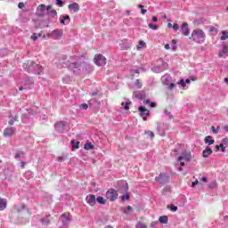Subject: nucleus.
<instances>
[{
	"instance_id": "f257e3e1",
	"label": "nucleus",
	"mask_w": 228,
	"mask_h": 228,
	"mask_svg": "<svg viewBox=\"0 0 228 228\" xmlns=\"http://www.w3.org/2000/svg\"><path fill=\"white\" fill-rule=\"evenodd\" d=\"M66 67L75 74V76H79L83 69H85L87 74H92L94 71V65L88 62L83 61L81 58L77 56H71L67 61Z\"/></svg>"
},
{
	"instance_id": "f03ea898",
	"label": "nucleus",
	"mask_w": 228,
	"mask_h": 228,
	"mask_svg": "<svg viewBox=\"0 0 228 228\" xmlns=\"http://www.w3.org/2000/svg\"><path fill=\"white\" fill-rule=\"evenodd\" d=\"M23 69L28 74H36L37 76H40L42 72H44V68L40 66V64L35 63L33 61H28L23 64Z\"/></svg>"
},
{
	"instance_id": "7ed1b4c3",
	"label": "nucleus",
	"mask_w": 228,
	"mask_h": 228,
	"mask_svg": "<svg viewBox=\"0 0 228 228\" xmlns=\"http://www.w3.org/2000/svg\"><path fill=\"white\" fill-rule=\"evenodd\" d=\"M191 38L196 44H204L206 42V33L202 29H195L191 33Z\"/></svg>"
},
{
	"instance_id": "20e7f679",
	"label": "nucleus",
	"mask_w": 228,
	"mask_h": 228,
	"mask_svg": "<svg viewBox=\"0 0 228 228\" xmlns=\"http://www.w3.org/2000/svg\"><path fill=\"white\" fill-rule=\"evenodd\" d=\"M55 131L57 133H67L70 127L69 126V123L67 121H59L54 125Z\"/></svg>"
},
{
	"instance_id": "39448f33",
	"label": "nucleus",
	"mask_w": 228,
	"mask_h": 228,
	"mask_svg": "<svg viewBox=\"0 0 228 228\" xmlns=\"http://www.w3.org/2000/svg\"><path fill=\"white\" fill-rule=\"evenodd\" d=\"M155 181L159 184H168V183H170V176L167 175V173H160L159 175L155 177Z\"/></svg>"
},
{
	"instance_id": "423d86ee",
	"label": "nucleus",
	"mask_w": 228,
	"mask_h": 228,
	"mask_svg": "<svg viewBox=\"0 0 228 228\" xmlns=\"http://www.w3.org/2000/svg\"><path fill=\"white\" fill-rule=\"evenodd\" d=\"M31 85H33V79L29 77H25L19 87L20 92H22V90H31Z\"/></svg>"
},
{
	"instance_id": "0eeeda50",
	"label": "nucleus",
	"mask_w": 228,
	"mask_h": 228,
	"mask_svg": "<svg viewBox=\"0 0 228 228\" xmlns=\"http://www.w3.org/2000/svg\"><path fill=\"white\" fill-rule=\"evenodd\" d=\"M168 69V63L161 61V63L156 66H153L151 68L152 72H155V74H161V72H164V70H167Z\"/></svg>"
},
{
	"instance_id": "6e6552de",
	"label": "nucleus",
	"mask_w": 228,
	"mask_h": 228,
	"mask_svg": "<svg viewBox=\"0 0 228 228\" xmlns=\"http://www.w3.org/2000/svg\"><path fill=\"white\" fill-rule=\"evenodd\" d=\"M106 199H108V200L110 202H115V200L118 199V191H117L115 189H110L106 192Z\"/></svg>"
},
{
	"instance_id": "1a4fd4ad",
	"label": "nucleus",
	"mask_w": 228,
	"mask_h": 228,
	"mask_svg": "<svg viewBox=\"0 0 228 228\" xmlns=\"http://www.w3.org/2000/svg\"><path fill=\"white\" fill-rule=\"evenodd\" d=\"M48 37L53 38V40H61V37H63V29L56 28L48 34Z\"/></svg>"
},
{
	"instance_id": "9d476101",
	"label": "nucleus",
	"mask_w": 228,
	"mask_h": 228,
	"mask_svg": "<svg viewBox=\"0 0 228 228\" xmlns=\"http://www.w3.org/2000/svg\"><path fill=\"white\" fill-rule=\"evenodd\" d=\"M94 61L97 67H104V65H106V57L101 53L96 54L94 58Z\"/></svg>"
},
{
	"instance_id": "9b49d317",
	"label": "nucleus",
	"mask_w": 228,
	"mask_h": 228,
	"mask_svg": "<svg viewBox=\"0 0 228 228\" xmlns=\"http://www.w3.org/2000/svg\"><path fill=\"white\" fill-rule=\"evenodd\" d=\"M138 111L140 117H142V120H147V117H151V111L147 110L144 106H139Z\"/></svg>"
},
{
	"instance_id": "f8f14e48",
	"label": "nucleus",
	"mask_w": 228,
	"mask_h": 228,
	"mask_svg": "<svg viewBox=\"0 0 228 228\" xmlns=\"http://www.w3.org/2000/svg\"><path fill=\"white\" fill-rule=\"evenodd\" d=\"M228 147V138H224L222 140V143L216 146V152L222 151V152H225V148Z\"/></svg>"
},
{
	"instance_id": "ddd939ff",
	"label": "nucleus",
	"mask_w": 228,
	"mask_h": 228,
	"mask_svg": "<svg viewBox=\"0 0 228 228\" xmlns=\"http://www.w3.org/2000/svg\"><path fill=\"white\" fill-rule=\"evenodd\" d=\"M89 106L92 108V110H99L101 108V102L95 98H93L89 101Z\"/></svg>"
},
{
	"instance_id": "4468645a",
	"label": "nucleus",
	"mask_w": 228,
	"mask_h": 228,
	"mask_svg": "<svg viewBox=\"0 0 228 228\" xmlns=\"http://www.w3.org/2000/svg\"><path fill=\"white\" fill-rule=\"evenodd\" d=\"M180 31L182 35L184 37H189L190 36V28H188V24L186 22H183L180 28Z\"/></svg>"
},
{
	"instance_id": "2eb2a0df",
	"label": "nucleus",
	"mask_w": 228,
	"mask_h": 228,
	"mask_svg": "<svg viewBox=\"0 0 228 228\" xmlns=\"http://www.w3.org/2000/svg\"><path fill=\"white\" fill-rule=\"evenodd\" d=\"M86 200L87 202V204H89V206L94 207L96 204V198L94 194H88L86 197Z\"/></svg>"
},
{
	"instance_id": "dca6fc26",
	"label": "nucleus",
	"mask_w": 228,
	"mask_h": 228,
	"mask_svg": "<svg viewBox=\"0 0 228 228\" xmlns=\"http://www.w3.org/2000/svg\"><path fill=\"white\" fill-rule=\"evenodd\" d=\"M45 12H46L45 4H40L37 8V17H44V15H45Z\"/></svg>"
},
{
	"instance_id": "f3484780",
	"label": "nucleus",
	"mask_w": 228,
	"mask_h": 228,
	"mask_svg": "<svg viewBox=\"0 0 228 228\" xmlns=\"http://www.w3.org/2000/svg\"><path fill=\"white\" fill-rule=\"evenodd\" d=\"M157 131L159 136H165V131H167V125L160 123L157 126Z\"/></svg>"
},
{
	"instance_id": "a211bd4d",
	"label": "nucleus",
	"mask_w": 228,
	"mask_h": 228,
	"mask_svg": "<svg viewBox=\"0 0 228 228\" xmlns=\"http://www.w3.org/2000/svg\"><path fill=\"white\" fill-rule=\"evenodd\" d=\"M183 159H184V161H191V153L187 152V151H183L182 153V155L180 157H178V161H183Z\"/></svg>"
},
{
	"instance_id": "6ab92c4d",
	"label": "nucleus",
	"mask_w": 228,
	"mask_h": 228,
	"mask_svg": "<svg viewBox=\"0 0 228 228\" xmlns=\"http://www.w3.org/2000/svg\"><path fill=\"white\" fill-rule=\"evenodd\" d=\"M70 22V16L65 14L62 15L60 18V23L62 24V26H68V24Z\"/></svg>"
},
{
	"instance_id": "aec40b11",
	"label": "nucleus",
	"mask_w": 228,
	"mask_h": 228,
	"mask_svg": "<svg viewBox=\"0 0 228 228\" xmlns=\"http://www.w3.org/2000/svg\"><path fill=\"white\" fill-rule=\"evenodd\" d=\"M134 96L139 101H144L145 99V91H135L134 92Z\"/></svg>"
},
{
	"instance_id": "412c9836",
	"label": "nucleus",
	"mask_w": 228,
	"mask_h": 228,
	"mask_svg": "<svg viewBox=\"0 0 228 228\" xmlns=\"http://www.w3.org/2000/svg\"><path fill=\"white\" fill-rule=\"evenodd\" d=\"M68 8L69 12H74V13H77V12H79V4L77 3L69 4Z\"/></svg>"
},
{
	"instance_id": "4be33fe9",
	"label": "nucleus",
	"mask_w": 228,
	"mask_h": 228,
	"mask_svg": "<svg viewBox=\"0 0 228 228\" xmlns=\"http://www.w3.org/2000/svg\"><path fill=\"white\" fill-rule=\"evenodd\" d=\"M16 129L13 126L7 127L4 131V136H12V134L15 133Z\"/></svg>"
},
{
	"instance_id": "5701e85b",
	"label": "nucleus",
	"mask_w": 228,
	"mask_h": 228,
	"mask_svg": "<svg viewBox=\"0 0 228 228\" xmlns=\"http://www.w3.org/2000/svg\"><path fill=\"white\" fill-rule=\"evenodd\" d=\"M211 154H213V150L209 146H207L206 149L202 152L203 158H209V156H211Z\"/></svg>"
},
{
	"instance_id": "b1692460",
	"label": "nucleus",
	"mask_w": 228,
	"mask_h": 228,
	"mask_svg": "<svg viewBox=\"0 0 228 228\" xmlns=\"http://www.w3.org/2000/svg\"><path fill=\"white\" fill-rule=\"evenodd\" d=\"M8 208V201L6 199L0 198V211H4Z\"/></svg>"
},
{
	"instance_id": "393cba45",
	"label": "nucleus",
	"mask_w": 228,
	"mask_h": 228,
	"mask_svg": "<svg viewBox=\"0 0 228 228\" xmlns=\"http://www.w3.org/2000/svg\"><path fill=\"white\" fill-rule=\"evenodd\" d=\"M170 81H172V77H170V75L166 74L162 77V83L164 85H170Z\"/></svg>"
},
{
	"instance_id": "a878e982",
	"label": "nucleus",
	"mask_w": 228,
	"mask_h": 228,
	"mask_svg": "<svg viewBox=\"0 0 228 228\" xmlns=\"http://www.w3.org/2000/svg\"><path fill=\"white\" fill-rule=\"evenodd\" d=\"M14 209L15 211H17V213H20L24 211V209H26V205L25 204L15 205Z\"/></svg>"
},
{
	"instance_id": "bb28decb",
	"label": "nucleus",
	"mask_w": 228,
	"mask_h": 228,
	"mask_svg": "<svg viewBox=\"0 0 228 228\" xmlns=\"http://www.w3.org/2000/svg\"><path fill=\"white\" fill-rule=\"evenodd\" d=\"M204 142L208 145H213L215 143V141L213 140V137L211 135L206 136Z\"/></svg>"
},
{
	"instance_id": "cd10ccee",
	"label": "nucleus",
	"mask_w": 228,
	"mask_h": 228,
	"mask_svg": "<svg viewBox=\"0 0 228 228\" xmlns=\"http://www.w3.org/2000/svg\"><path fill=\"white\" fill-rule=\"evenodd\" d=\"M62 225L69 227V224H70V218L67 217L65 214H62Z\"/></svg>"
},
{
	"instance_id": "c85d7f7f",
	"label": "nucleus",
	"mask_w": 228,
	"mask_h": 228,
	"mask_svg": "<svg viewBox=\"0 0 228 228\" xmlns=\"http://www.w3.org/2000/svg\"><path fill=\"white\" fill-rule=\"evenodd\" d=\"M84 149L86 151H93V149H95V146H94V144H92V142H86L85 146H84Z\"/></svg>"
},
{
	"instance_id": "c756f323",
	"label": "nucleus",
	"mask_w": 228,
	"mask_h": 228,
	"mask_svg": "<svg viewBox=\"0 0 228 228\" xmlns=\"http://www.w3.org/2000/svg\"><path fill=\"white\" fill-rule=\"evenodd\" d=\"M9 118H11L9 120V126H13V124H15V122H17V118H19V117L17 115L12 116V114L9 116Z\"/></svg>"
},
{
	"instance_id": "7c9ffc66",
	"label": "nucleus",
	"mask_w": 228,
	"mask_h": 228,
	"mask_svg": "<svg viewBox=\"0 0 228 228\" xmlns=\"http://www.w3.org/2000/svg\"><path fill=\"white\" fill-rule=\"evenodd\" d=\"M71 147H72V151H76V149H79V141L71 140Z\"/></svg>"
},
{
	"instance_id": "2f4dec72",
	"label": "nucleus",
	"mask_w": 228,
	"mask_h": 228,
	"mask_svg": "<svg viewBox=\"0 0 228 228\" xmlns=\"http://www.w3.org/2000/svg\"><path fill=\"white\" fill-rule=\"evenodd\" d=\"M143 104H147L148 106H150V108H156V106H158V104L154 102H151V100H145L143 102Z\"/></svg>"
},
{
	"instance_id": "473e14b6",
	"label": "nucleus",
	"mask_w": 228,
	"mask_h": 228,
	"mask_svg": "<svg viewBox=\"0 0 228 228\" xmlns=\"http://www.w3.org/2000/svg\"><path fill=\"white\" fill-rule=\"evenodd\" d=\"M96 202H98V204H101L102 206L106 205V200H104V198L102 196H98L96 198Z\"/></svg>"
},
{
	"instance_id": "72a5a7b5",
	"label": "nucleus",
	"mask_w": 228,
	"mask_h": 228,
	"mask_svg": "<svg viewBox=\"0 0 228 228\" xmlns=\"http://www.w3.org/2000/svg\"><path fill=\"white\" fill-rule=\"evenodd\" d=\"M159 222L160 224H168V216H159Z\"/></svg>"
},
{
	"instance_id": "f704fd0d",
	"label": "nucleus",
	"mask_w": 228,
	"mask_h": 228,
	"mask_svg": "<svg viewBox=\"0 0 228 228\" xmlns=\"http://www.w3.org/2000/svg\"><path fill=\"white\" fill-rule=\"evenodd\" d=\"M121 106H124V110H129V106H131V102L129 100H126V102H121Z\"/></svg>"
},
{
	"instance_id": "c9c22d12",
	"label": "nucleus",
	"mask_w": 228,
	"mask_h": 228,
	"mask_svg": "<svg viewBox=\"0 0 228 228\" xmlns=\"http://www.w3.org/2000/svg\"><path fill=\"white\" fill-rule=\"evenodd\" d=\"M167 209H170V211H172L173 213H175V211H177V209H179V208H177V206L171 204L167 206Z\"/></svg>"
},
{
	"instance_id": "e433bc0d",
	"label": "nucleus",
	"mask_w": 228,
	"mask_h": 228,
	"mask_svg": "<svg viewBox=\"0 0 228 228\" xmlns=\"http://www.w3.org/2000/svg\"><path fill=\"white\" fill-rule=\"evenodd\" d=\"M131 211H133V207L127 206V207L123 210V213H125V215H131Z\"/></svg>"
},
{
	"instance_id": "4c0bfd02",
	"label": "nucleus",
	"mask_w": 228,
	"mask_h": 228,
	"mask_svg": "<svg viewBox=\"0 0 228 228\" xmlns=\"http://www.w3.org/2000/svg\"><path fill=\"white\" fill-rule=\"evenodd\" d=\"M177 85L180 86V88H186V82L183 78L177 82Z\"/></svg>"
},
{
	"instance_id": "58836bf2",
	"label": "nucleus",
	"mask_w": 228,
	"mask_h": 228,
	"mask_svg": "<svg viewBox=\"0 0 228 228\" xmlns=\"http://www.w3.org/2000/svg\"><path fill=\"white\" fill-rule=\"evenodd\" d=\"M145 47V42L143 41H139L138 45H137V51H140L141 49H143Z\"/></svg>"
},
{
	"instance_id": "ea45409f",
	"label": "nucleus",
	"mask_w": 228,
	"mask_h": 228,
	"mask_svg": "<svg viewBox=\"0 0 228 228\" xmlns=\"http://www.w3.org/2000/svg\"><path fill=\"white\" fill-rule=\"evenodd\" d=\"M129 199H131V196L129 195V193H126L121 197V200L122 202H126V200H129Z\"/></svg>"
},
{
	"instance_id": "a19ab883",
	"label": "nucleus",
	"mask_w": 228,
	"mask_h": 228,
	"mask_svg": "<svg viewBox=\"0 0 228 228\" xmlns=\"http://www.w3.org/2000/svg\"><path fill=\"white\" fill-rule=\"evenodd\" d=\"M41 224L43 225H49V224H50L49 218L48 217L42 218L41 219Z\"/></svg>"
},
{
	"instance_id": "79ce46f5",
	"label": "nucleus",
	"mask_w": 228,
	"mask_h": 228,
	"mask_svg": "<svg viewBox=\"0 0 228 228\" xmlns=\"http://www.w3.org/2000/svg\"><path fill=\"white\" fill-rule=\"evenodd\" d=\"M228 38V32L227 30H224L221 36V40H227Z\"/></svg>"
},
{
	"instance_id": "37998d69",
	"label": "nucleus",
	"mask_w": 228,
	"mask_h": 228,
	"mask_svg": "<svg viewBox=\"0 0 228 228\" xmlns=\"http://www.w3.org/2000/svg\"><path fill=\"white\" fill-rule=\"evenodd\" d=\"M227 53H228L227 46H224L223 50H222V53H219L220 58H222V56L227 54Z\"/></svg>"
},
{
	"instance_id": "c03bdc74",
	"label": "nucleus",
	"mask_w": 228,
	"mask_h": 228,
	"mask_svg": "<svg viewBox=\"0 0 228 228\" xmlns=\"http://www.w3.org/2000/svg\"><path fill=\"white\" fill-rule=\"evenodd\" d=\"M164 115H166L167 117H169V120H172V118H174V116H172V113L168 111V110H164Z\"/></svg>"
},
{
	"instance_id": "a18cd8bd",
	"label": "nucleus",
	"mask_w": 228,
	"mask_h": 228,
	"mask_svg": "<svg viewBox=\"0 0 228 228\" xmlns=\"http://www.w3.org/2000/svg\"><path fill=\"white\" fill-rule=\"evenodd\" d=\"M171 47H172L173 51H175V49H177V40H175V39L172 40Z\"/></svg>"
},
{
	"instance_id": "49530a36",
	"label": "nucleus",
	"mask_w": 228,
	"mask_h": 228,
	"mask_svg": "<svg viewBox=\"0 0 228 228\" xmlns=\"http://www.w3.org/2000/svg\"><path fill=\"white\" fill-rule=\"evenodd\" d=\"M148 27L150 28V29H153V31H157V29H158V26L153 23L148 24Z\"/></svg>"
},
{
	"instance_id": "de8ad7c7",
	"label": "nucleus",
	"mask_w": 228,
	"mask_h": 228,
	"mask_svg": "<svg viewBox=\"0 0 228 228\" xmlns=\"http://www.w3.org/2000/svg\"><path fill=\"white\" fill-rule=\"evenodd\" d=\"M211 129H212V133L214 134H218V131H220V126H217L216 128L215 126H211Z\"/></svg>"
},
{
	"instance_id": "09e8293b",
	"label": "nucleus",
	"mask_w": 228,
	"mask_h": 228,
	"mask_svg": "<svg viewBox=\"0 0 228 228\" xmlns=\"http://www.w3.org/2000/svg\"><path fill=\"white\" fill-rule=\"evenodd\" d=\"M136 228H147V225H145L142 222H138L135 225Z\"/></svg>"
},
{
	"instance_id": "8fccbe9b",
	"label": "nucleus",
	"mask_w": 228,
	"mask_h": 228,
	"mask_svg": "<svg viewBox=\"0 0 228 228\" xmlns=\"http://www.w3.org/2000/svg\"><path fill=\"white\" fill-rule=\"evenodd\" d=\"M209 32L216 35L218 33V28L216 27H210Z\"/></svg>"
},
{
	"instance_id": "3c124183",
	"label": "nucleus",
	"mask_w": 228,
	"mask_h": 228,
	"mask_svg": "<svg viewBox=\"0 0 228 228\" xmlns=\"http://www.w3.org/2000/svg\"><path fill=\"white\" fill-rule=\"evenodd\" d=\"M134 86L136 88H142V82H140V79H137L134 83Z\"/></svg>"
},
{
	"instance_id": "603ef678",
	"label": "nucleus",
	"mask_w": 228,
	"mask_h": 228,
	"mask_svg": "<svg viewBox=\"0 0 228 228\" xmlns=\"http://www.w3.org/2000/svg\"><path fill=\"white\" fill-rule=\"evenodd\" d=\"M49 13L51 14L52 17H57L58 16V12H56V10H52L49 12Z\"/></svg>"
},
{
	"instance_id": "864d4df0",
	"label": "nucleus",
	"mask_w": 228,
	"mask_h": 228,
	"mask_svg": "<svg viewBox=\"0 0 228 228\" xmlns=\"http://www.w3.org/2000/svg\"><path fill=\"white\" fill-rule=\"evenodd\" d=\"M80 110H88V104L86 103H82L80 106H79Z\"/></svg>"
},
{
	"instance_id": "5fc2aeb1",
	"label": "nucleus",
	"mask_w": 228,
	"mask_h": 228,
	"mask_svg": "<svg viewBox=\"0 0 228 228\" xmlns=\"http://www.w3.org/2000/svg\"><path fill=\"white\" fill-rule=\"evenodd\" d=\"M31 39L34 40V42H36V40H38V34L34 33V34L31 36Z\"/></svg>"
},
{
	"instance_id": "6e6d98bb",
	"label": "nucleus",
	"mask_w": 228,
	"mask_h": 228,
	"mask_svg": "<svg viewBox=\"0 0 228 228\" xmlns=\"http://www.w3.org/2000/svg\"><path fill=\"white\" fill-rule=\"evenodd\" d=\"M57 6H60V8H61V6H63V1L61 0H55Z\"/></svg>"
},
{
	"instance_id": "4d7b16f0",
	"label": "nucleus",
	"mask_w": 228,
	"mask_h": 228,
	"mask_svg": "<svg viewBox=\"0 0 228 228\" xmlns=\"http://www.w3.org/2000/svg\"><path fill=\"white\" fill-rule=\"evenodd\" d=\"M27 111L29 115H35L37 113L34 109H28L27 110Z\"/></svg>"
},
{
	"instance_id": "13d9d810",
	"label": "nucleus",
	"mask_w": 228,
	"mask_h": 228,
	"mask_svg": "<svg viewBox=\"0 0 228 228\" xmlns=\"http://www.w3.org/2000/svg\"><path fill=\"white\" fill-rule=\"evenodd\" d=\"M146 134H148V136H150V138H154V133L152 131H148L146 132Z\"/></svg>"
},
{
	"instance_id": "bf43d9fd",
	"label": "nucleus",
	"mask_w": 228,
	"mask_h": 228,
	"mask_svg": "<svg viewBox=\"0 0 228 228\" xmlns=\"http://www.w3.org/2000/svg\"><path fill=\"white\" fill-rule=\"evenodd\" d=\"M65 156H61V157H59L58 158V161H59V163H63V161H65Z\"/></svg>"
},
{
	"instance_id": "052dcab7",
	"label": "nucleus",
	"mask_w": 228,
	"mask_h": 228,
	"mask_svg": "<svg viewBox=\"0 0 228 228\" xmlns=\"http://www.w3.org/2000/svg\"><path fill=\"white\" fill-rule=\"evenodd\" d=\"M173 29H174V31H177V29H179V24L175 23V24L173 25Z\"/></svg>"
},
{
	"instance_id": "680f3d73",
	"label": "nucleus",
	"mask_w": 228,
	"mask_h": 228,
	"mask_svg": "<svg viewBox=\"0 0 228 228\" xmlns=\"http://www.w3.org/2000/svg\"><path fill=\"white\" fill-rule=\"evenodd\" d=\"M209 188H216V183L215 182H212L208 184Z\"/></svg>"
},
{
	"instance_id": "e2e57ef3",
	"label": "nucleus",
	"mask_w": 228,
	"mask_h": 228,
	"mask_svg": "<svg viewBox=\"0 0 228 228\" xmlns=\"http://www.w3.org/2000/svg\"><path fill=\"white\" fill-rule=\"evenodd\" d=\"M175 87V84L174 83L169 84V90H174Z\"/></svg>"
},
{
	"instance_id": "0e129e2a",
	"label": "nucleus",
	"mask_w": 228,
	"mask_h": 228,
	"mask_svg": "<svg viewBox=\"0 0 228 228\" xmlns=\"http://www.w3.org/2000/svg\"><path fill=\"white\" fill-rule=\"evenodd\" d=\"M132 74H140V69H132Z\"/></svg>"
},
{
	"instance_id": "69168bd1",
	"label": "nucleus",
	"mask_w": 228,
	"mask_h": 228,
	"mask_svg": "<svg viewBox=\"0 0 228 228\" xmlns=\"http://www.w3.org/2000/svg\"><path fill=\"white\" fill-rule=\"evenodd\" d=\"M197 184H199V181H195L191 183V188H195V186H197Z\"/></svg>"
},
{
	"instance_id": "338daca9",
	"label": "nucleus",
	"mask_w": 228,
	"mask_h": 228,
	"mask_svg": "<svg viewBox=\"0 0 228 228\" xmlns=\"http://www.w3.org/2000/svg\"><path fill=\"white\" fill-rule=\"evenodd\" d=\"M53 10V6L52 5H47L46 6V12H48V13Z\"/></svg>"
},
{
	"instance_id": "774afa93",
	"label": "nucleus",
	"mask_w": 228,
	"mask_h": 228,
	"mask_svg": "<svg viewBox=\"0 0 228 228\" xmlns=\"http://www.w3.org/2000/svg\"><path fill=\"white\" fill-rule=\"evenodd\" d=\"M18 7H19L20 9L24 8V3H22V2L19 3Z\"/></svg>"
}]
</instances>
